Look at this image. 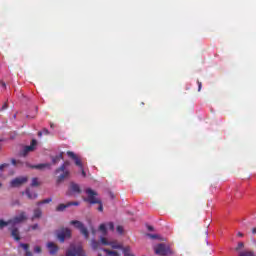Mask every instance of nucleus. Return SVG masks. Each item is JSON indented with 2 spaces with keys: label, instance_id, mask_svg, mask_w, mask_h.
<instances>
[{
  "label": "nucleus",
  "instance_id": "27",
  "mask_svg": "<svg viewBox=\"0 0 256 256\" xmlns=\"http://www.w3.org/2000/svg\"><path fill=\"white\" fill-rule=\"evenodd\" d=\"M43 135H49V130L47 128H43L42 131L38 132V137H43Z\"/></svg>",
  "mask_w": 256,
  "mask_h": 256
},
{
  "label": "nucleus",
  "instance_id": "9",
  "mask_svg": "<svg viewBox=\"0 0 256 256\" xmlns=\"http://www.w3.org/2000/svg\"><path fill=\"white\" fill-rule=\"evenodd\" d=\"M23 221H27V214L25 212H21L18 216L10 219L11 225H18V223H23Z\"/></svg>",
  "mask_w": 256,
  "mask_h": 256
},
{
  "label": "nucleus",
  "instance_id": "28",
  "mask_svg": "<svg viewBox=\"0 0 256 256\" xmlns=\"http://www.w3.org/2000/svg\"><path fill=\"white\" fill-rule=\"evenodd\" d=\"M7 225H11V220L5 222L4 220H0V229H3V227H7Z\"/></svg>",
  "mask_w": 256,
  "mask_h": 256
},
{
  "label": "nucleus",
  "instance_id": "10",
  "mask_svg": "<svg viewBox=\"0 0 256 256\" xmlns=\"http://www.w3.org/2000/svg\"><path fill=\"white\" fill-rule=\"evenodd\" d=\"M24 183H27V177H18L10 182L11 187H21Z\"/></svg>",
  "mask_w": 256,
  "mask_h": 256
},
{
  "label": "nucleus",
  "instance_id": "19",
  "mask_svg": "<svg viewBox=\"0 0 256 256\" xmlns=\"http://www.w3.org/2000/svg\"><path fill=\"white\" fill-rule=\"evenodd\" d=\"M20 247H22V249H24V251H26L25 256H33V253L31 251H29V244L21 243Z\"/></svg>",
  "mask_w": 256,
  "mask_h": 256
},
{
  "label": "nucleus",
  "instance_id": "39",
  "mask_svg": "<svg viewBox=\"0 0 256 256\" xmlns=\"http://www.w3.org/2000/svg\"><path fill=\"white\" fill-rule=\"evenodd\" d=\"M15 205H21V203L19 202V200H15L11 203L12 207H15Z\"/></svg>",
  "mask_w": 256,
  "mask_h": 256
},
{
  "label": "nucleus",
  "instance_id": "2",
  "mask_svg": "<svg viewBox=\"0 0 256 256\" xmlns=\"http://www.w3.org/2000/svg\"><path fill=\"white\" fill-rule=\"evenodd\" d=\"M154 251L156 255H160V256L173 255V251L165 243H160L154 246Z\"/></svg>",
  "mask_w": 256,
  "mask_h": 256
},
{
  "label": "nucleus",
  "instance_id": "16",
  "mask_svg": "<svg viewBox=\"0 0 256 256\" xmlns=\"http://www.w3.org/2000/svg\"><path fill=\"white\" fill-rule=\"evenodd\" d=\"M69 165H71L69 161H65L59 168L55 170V175H59L61 171L67 170V167H69Z\"/></svg>",
  "mask_w": 256,
  "mask_h": 256
},
{
  "label": "nucleus",
  "instance_id": "41",
  "mask_svg": "<svg viewBox=\"0 0 256 256\" xmlns=\"http://www.w3.org/2000/svg\"><path fill=\"white\" fill-rule=\"evenodd\" d=\"M197 84H198V91H201L203 84L199 80L197 81Z\"/></svg>",
  "mask_w": 256,
  "mask_h": 256
},
{
  "label": "nucleus",
  "instance_id": "6",
  "mask_svg": "<svg viewBox=\"0 0 256 256\" xmlns=\"http://www.w3.org/2000/svg\"><path fill=\"white\" fill-rule=\"evenodd\" d=\"M67 155L70 157V159H73L77 167H80L82 176L87 177V173L85 172V169H83V163L81 162V159H79V157H77V155L71 151H68Z\"/></svg>",
  "mask_w": 256,
  "mask_h": 256
},
{
  "label": "nucleus",
  "instance_id": "3",
  "mask_svg": "<svg viewBox=\"0 0 256 256\" xmlns=\"http://www.w3.org/2000/svg\"><path fill=\"white\" fill-rule=\"evenodd\" d=\"M70 225H74L76 229H79L80 233L85 237V239H89V230H87L83 222L79 220H72L70 221Z\"/></svg>",
  "mask_w": 256,
  "mask_h": 256
},
{
  "label": "nucleus",
  "instance_id": "30",
  "mask_svg": "<svg viewBox=\"0 0 256 256\" xmlns=\"http://www.w3.org/2000/svg\"><path fill=\"white\" fill-rule=\"evenodd\" d=\"M11 163H12V165H14V167H17V165H23V162H21L20 160H16V159H11Z\"/></svg>",
  "mask_w": 256,
  "mask_h": 256
},
{
  "label": "nucleus",
  "instance_id": "24",
  "mask_svg": "<svg viewBox=\"0 0 256 256\" xmlns=\"http://www.w3.org/2000/svg\"><path fill=\"white\" fill-rule=\"evenodd\" d=\"M51 201H53V199L47 198V199H44V200H42V201H38V202L36 203V205H37V206H39V205H45V204H47V203H51Z\"/></svg>",
  "mask_w": 256,
  "mask_h": 256
},
{
  "label": "nucleus",
  "instance_id": "47",
  "mask_svg": "<svg viewBox=\"0 0 256 256\" xmlns=\"http://www.w3.org/2000/svg\"><path fill=\"white\" fill-rule=\"evenodd\" d=\"M2 87H7V85L5 84V82H2Z\"/></svg>",
  "mask_w": 256,
  "mask_h": 256
},
{
  "label": "nucleus",
  "instance_id": "14",
  "mask_svg": "<svg viewBox=\"0 0 256 256\" xmlns=\"http://www.w3.org/2000/svg\"><path fill=\"white\" fill-rule=\"evenodd\" d=\"M35 145H37V140L33 139L30 146H26L24 148L22 155L25 157V155H27V153H29L30 151H34Z\"/></svg>",
  "mask_w": 256,
  "mask_h": 256
},
{
  "label": "nucleus",
  "instance_id": "26",
  "mask_svg": "<svg viewBox=\"0 0 256 256\" xmlns=\"http://www.w3.org/2000/svg\"><path fill=\"white\" fill-rule=\"evenodd\" d=\"M76 256H85V252L83 251V248L76 247Z\"/></svg>",
  "mask_w": 256,
  "mask_h": 256
},
{
  "label": "nucleus",
  "instance_id": "22",
  "mask_svg": "<svg viewBox=\"0 0 256 256\" xmlns=\"http://www.w3.org/2000/svg\"><path fill=\"white\" fill-rule=\"evenodd\" d=\"M123 253H124V256H134L132 253H131V248L129 246H126L122 249Z\"/></svg>",
  "mask_w": 256,
  "mask_h": 256
},
{
  "label": "nucleus",
  "instance_id": "17",
  "mask_svg": "<svg viewBox=\"0 0 256 256\" xmlns=\"http://www.w3.org/2000/svg\"><path fill=\"white\" fill-rule=\"evenodd\" d=\"M42 215H43V212L41 211V208H36L32 216V221H34V219H41Z\"/></svg>",
  "mask_w": 256,
  "mask_h": 256
},
{
  "label": "nucleus",
  "instance_id": "8",
  "mask_svg": "<svg viewBox=\"0 0 256 256\" xmlns=\"http://www.w3.org/2000/svg\"><path fill=\"white\" fill-rule=\"evenodd\" d=\"M60 173L61 174L56 177V185H61L65 179L71 177V172L69 170H60Z\"/></svg>",
  "mask_w": 256,
  "mask_h": 256
},
{
  "label": "nucleus",
  "instance_id": "25",
  "mask_svg": "<svg viewBox=\"0 0 256 256\" xmlns=\"http://www.w3.org/2000/svg\"><path fill=\"white\" fill-rule=\"evenodd\" d=\"M99 245H100L99 241L91 240V247H92V249H99Z\"/></svg>",
  "mask_w": 256,
  "mask_h": 256
},
{
  "label": "nucleus",
  "instance_id": "18",
  "mask_svg": "<svg viewBox=\"0 0 256 256\" xmlns=\"http://www.w3.org/2000/svg\"><path fill=\"white\" fill-rule=\"evenodd\" d=\"M66 256H77V247L71 245L70 249L66 252Z\"/></svg>",
  "mask_w": 256,
  "mask_h": 256
},
{
  "label": "nucleus",
  "instance_id": "35",
  "mask_svg": "<svg viewBox=\"0 0 256 256\" xmlns=\"http://www.w3.org/2000/svg\"><path fill=\"white\" fill-rule=\"evenodd\" d=\"M59 157L55 156V157H52V163L53 165H57V163L59 162Z\"/></svg>",
  "mask_w": 256,
  "mask_h": 256
},
{
  "label": "nucleus",
  "instance_id": "44",
  "mask_svg": "<svg viewBox=\"0 0 256 256\" xmlns=\"http://www.w3.org/2000/svg\"><path fill=\"white\" fill-rule=\"evenodd\" d=\"M237 237H243V233L238 232V233H237Z\"/></svg>",
  "mask_w": 256,
  "mask_h": 256
},
{
  "label": "nucleus",
  "instance_id": "29",
  "mask_svg": "<svg viewBox=\"0 0 256 256\" xmlns=\"http://www.w3.org/2000/svg\"><path fill=\"white\" fill-rule=\"evenodd\" d=\"M99 230L102 231L104 235H107V226L105 224H101Z\"/></svg>",
  "mask_w": 256,
  "mask_h": 256
},
{
  "label": "nucleus",
  "instance_id": "31",
  "mask_svg": "<svg viewBox=\"0 0 256 256\" xmlns=\"http://www.w3.org/2000/svg\"><path fill=\"white\" fill-rule=\"evenodd\" d=\"M31 187H39V180L37 178L32 179Z\"/></svg>",
  "mask_w": 256,
  "mask_h": 256
},
{
  "label": "nucleus",
  "instance_id": "46",
  "mask_svg": "<svg viewBox=\"0 0 256 256\" xmlns=\"http://www.w3.org/2000/svg\"><path fill=\"white\" fill-rule=\"evenodd\" d=\"M252 233H253V235H256V228L252 229Z\"/></svg>",
  "mask_w": 256,
  "mask_h": 256
},
{
  "label": "nucleus",
  "instance_id": "34",
  "mask_svg": "<svg viewBox=\"0 0 256 256\" xmlns=\"http://www.w3.org/2000/svg\"><path fill=\"white\" fill-rule=\"evenodd\" d=\"M107 225L110 231H115V224H113V222H109Z\"/></svg>",
  "mask_w": 256,
  "mask_h": 256
},
{
  "label": "nucleus",
  "instance_id": "13",
  "mask_svg": "<svg viewBox=\"0 0 256 256\" xmlns=\"http://www.w3.org/2000/svg\"><path fill=\"white\" fill-rule=\"evenodd\" d=\"M10 231L11 237H13L15 241H21V233L19 232V228L13 227L12 229H10Z\"/></svg>",
  "mask_w": 256,
  "mask_h": 256
},
{
  "label": "nucleus",
  "instance_id": "1",
  "mask_svg": "<svg viewBox=\"0 0 256 256\" xmlns=\"http://www.w3.org/2000/svg\"><path fill=\"white\" fill-rule=\"evenodd\" d=\"M85 193L87 195V198H84L83 201H85V203H90V205H99L98 211L103 212V202H101V200L97 198V195L99 194L91 188H87L85 190Z\"/></svg>",
  "mask_w": 256,
  "mask_h": 256
},
{
  "label": "nucleus",
  "instance_id": "43",
  "mask_svg": "<svg viewBox=\"0 0 256 256\" xmlns=\"http://www.w3.org/2000/svg\"><path fill=\"white\" fill-rule=\"evenodd\" d=\"M56 157H58V160L61 161V159H63V152H61L59 155H57Z\"/></svg>",
  "mask_w": 256,
  "mask_h": 256
},
{
  "label": "nucleus",
  "instance_id": "23",
  "mask_svg": "<svg viewBox=\"0 0 256 256\" xmlns=\"http://www.w3.org/2000/svg\"><path fill=\"white\" fill-rule=\"evenodd\" d=\"M110 247H112V249H121V245H119V243L115 242V241H111L108 244Z\"/></svg>",
  "mask_w": 256,
  "mask_h": 256
},
{
  "label": "nucleus",
  "instance_id": "32",
  "mask_svg": "<svg viewBox=\"0 0 256 256\" xmlns=\"http://www.w3.org/2000/svg\"><path fill=\"white\" fill-rule=\"evenodd\" d=\"M36 229H39V224H34L32 226H29L28 231H36Z\"/></svg>",
  "mask_w": 256,
  "mask_h": 256
},
{
  "label": "nucleus",
  "instance_id": "33",
  "mask_svg": "<svg viewBox=\"0 0 256 256\" xmlns=\"http://www.w3.org/2000/svg\"><path fill=\"white\" fill-rule=\"evenodd\" d=\"M100 241H101V243H102V245H109V241L107 240V238H105V237H101L100 238Z\"/></svg>",
  "mask_w": 256,
  "mask_h": 256
},
{
  "label": "nucleus",
  "instance_id": "38",
  "mask_svg": "<svg viewBox=\"0 0 256 256\" xmlns=\"http://www.w3.org/2000/svg\"><path fill=\"white\" fill-rule=\"evenodd\" d=\"M34 252L35 253H41V247L40 246H35L34 247Z\"/></svg>",
  "mask_w": 256,
  "mask_h": 256
},
{
  "label": "nucleus",
  "instance_id": "5",
  "mask_svg": "<svg viewBox=\"0 0 256 256\" xmlns=\"http://www.w3.org/2000/svg\"><path fill=\"white\" fill-rule=\"evenodd\" d=\"M235 251L238 253V256H256L254 251L245 250V243L238 242Z\"/></svg>",
  "mask_w": 256,
  "mask_h": 256
},
{
  "label": "nucleus",
  "instance_id": "7",
  "mask_svg": "<svg viewBox=\"0 0 256 256\" xmlns=\"http://www.w3.org/2000/svg\"><path fill=\"white\" fill-rule=\"evenodd\" d=\"M81 193V186L75 182H70L68 191L66 192V195L68 197H71L73 195H80Z\"/></svg>",
  "mask_w": 256,
  "mask_h": 256
},
{
  "label": "nucleus",
  "instance_id": "4",
  "mask_svg": "<svg viewBox=\"0 0 256 256\" xmlns=\"http://www.w3.org/2000/svg\"><path fill=\"white\" fill-rule=\"evenodd\" d=\"M56 235L60 243H65V239H71V229L61 228L57 230Z\"/></svg>",
  "mask_w": 256,
  "mask_h": 256
},
{
  "label": "nucleus",
  "instance_id": "36",
  "mask_svg": "<svg viewBox=\"0 0 256 256\" xmlns=\"http://www.w3.org/2000/svg\"><path fill=\"white\" fill-rule=\"evenodd\" d=\"M9 167V163H4L0 165V171H3L4 169H7Z\"/></svg>",
  "mask_w": 256,
  "mask_h": 256
},
{
  "label": "nucleus",
  "instance_id": "20",
  "mask_svg": "<svg viewBox=\"0 0 256 256\" xmlns=\"http://www.w3.org/2000/svg\"><path fill=\"white\" fill-rule=\"evenodd\" d=\"M25 194L27 195L28 199H37V193H31L29 188L26 189Z\"/></svg>",
  "mask_w": 256,
  "mask_h": 256
},
{
  "label": "nucleus",
  "instance_id": "49",
  "mask_svg": "<svg viewBox=\"0 0 256 256\" xmlns=\"http://www.w3.org/2000/svg\"><path fill=\"white\" fill-rule=\"evenodd\" d=\"M1 187H3V184H2V183H0V189H1Z\"/></svg>",
  "mask_w": 256,
  "mask_h": 256
},
{
  "label": "nucleus",
  "instance_id": "11",
  "mask_svg": "<svg viewBox=\"0 0 256 256\" xmlns=\"http://www.w3.org/2000/svg\"><path fill=\"white\" fill-rule=\"evenodd\" d=\"M73 205L77 207V206H79V202H68L66 204H59L56 207V211H58V212L64 211V210H66L67 208H69Z\"/></svg>",
  "mask_w": 256,
  "mask_h": 256
},
{
  "label": "nucleus",
  "instance_id": "48",
  "mask_svg": "<svg viewBox=\"0 0 256 256\" xmlns=\"http://www.w3.org/2000/svg\"><path fill=\"white\" fill-rule=\"evenodd\" d=\"M51 129H53V124H50Z\"/></svg>",
  "mask_w": 256,
  "mask_h": 256
},
{
  "label": "nucleus",
  "instance_id": "21",
  "mask_svg": "<svg viewBox=\"0 0 256 256\" xmlns=\"http://www.w3.org/2000/svg\"><path fill=\"white\" fill-rule=\"evenodd\" d=\"M103 251L108 256H119V252H117V251H111L109 249H103Z\"/></svg>",
  "mask_w": 256,
  "mask_h": 256
},
{
  "label": "nucleus",
  "instance_id": "37",
  "mask_svg": "<svg viewBox=\"0 0 256 256\" xmlns=\"http://www.w3.org/2000/svg\"><path fill=\"white\" fill-rule=\"evenodd\" d=\"M116 231H117L120 235H123V226H117Z\"/></svg>",
  "mask_w": 256,
  "mask_h": 256
},
{
  "label": "nucleus",
  "instance_id": "45",
  "mask_svg": "<svg viewBox=\"0 0 256 256\" xmlns=\"http://www.w3.org/2000/svg\"><path fill=\"white\" fill-rule=\"evenodd\" d=\"M153 226H148V231H153Z\"/></svg>",
  "mask_w": 256,
  "mask_h": 256
},
{
  "label": "nucleus",
  "instance_id": "40",
  "mask_svg": "<svg viewBox=\"0 0 256 256\" xmlns=\"http://www.w3.org/2000/svg\"><path fill=\"white\" fill-rule=\"evenodd\" d=\"M150 239H157V234H147Z\"/></svg>",
  "mask_w": 256,
  "mask_h": 256
},
{
  "label": "nucleus",
  "instance_id": "42",
  "mask_svg": "<svg viewBox=\"0 0 256 256\" xmlns=\"http://www.w3.org/2000/svg\"><path fill=\"white\" fill-rule=\"evenodd\" d=\"M9 106L7 105V103L3 104L1 111H5V109H7Z\"/></svg>",
  "mask_w": 256,
  "mask_h": 256
},
{
  "label": "nucleus",
  "instance_id": "50",
  "mask_svg": "<svg viewBox=\"0 0 256 256\" xmlns=\"http://www.w3.org/2000/svg\"><path fill=\"white\" fill-rule=\"evenodd\" d=\"M98 256H103V255L99 254Z\"/></svg>",
  "mask_w": 256,
  "mask_h": 256
},
{
  "label": "nucleus",
  "instance_id": "12",
  "mask_svg": "<svg viewBox=\"0 0 256 256\" xmlns=\"http://www.w3.org/2000/svg\"><path fill=\"white\" fill-rule=\"evenodd\" d=\"M31 169H38L39 171H43V169H51V163H42L37 165H30Z\"/></svg>",
  "mask_w": 256,
  "mask_h": 256
},
{
  "label": "nucleus",
  "instance_id": "15",
  "mask_svg": "<svg viewBox=\"0 0 256 256\" xmlns=\"http://www.w3.org/2000/svg\"><path fill=\"white\" fill-rule=\"evenodd\" d=\"M47 247L49 249L50 255H56L57 251H59V246L53 242H48Z\"/></svg>",
  "mask_w": 256,
  "mask_h": 256
}]
</instances>
